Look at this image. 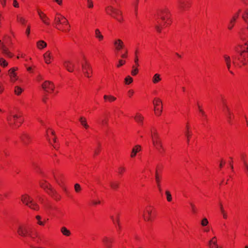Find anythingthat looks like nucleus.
Wrapping results in <instances>:
<instances>
[{
  "mask_svg": "<svg viewBox=\"0 0 248 248\" xmlns=\"http://www.w3.org/2000/svg\"><path fill=\"white\" fill-rule=\"evenodd\" d=\"M105 11L108 15L110 16L118 21H122V12L118 8L114 7L112 5H108L105 7Z\"/></svg>",
  "mask_w": 248,
  "mask_h": 248,
  "instance_id": "nucleus-1",
  "label": "nucleus"
},
{
  "mask_svg": "<svg viewBox=\"0 0 248 248\" xmlns=\"http://www.w3.org/2000/svg\"><path fill=\"white\" fill-rule=\"evenodd\" d=\"M7 120L8 124L11 126H17L19 127L20 124L23 122V120L20 118V116L16 114H10L7 116Z\"/></svg>",
  "mask_w": 248,
  "mask_h": 248,
  "instance_id": "nucleus-2",
  "label": "nucleus"
},
{
  "mask_svg": "<svg viewBox=\"0 0 248 248\" xmlns=\"http://www.w3.org/2000/svg\"><path fill=\"white\" fill-rule=\"evenodd\" d=\"M21 201L30 208L35 210L39 209L38 205L36 203L33 202L32 200L29 196L23 195L21 198Z\"/></svg>",
  "mask_w": 248,
  "mask_h": 248,
  "instance_id": "nucleus-3",
  "label": "nucleus"
},
{
  "mask_svg": "<svg viewBox=\"0 0 248 248\" xmlns=\"http://www.w3.org/2000/svg\"><path fill=\"white\" fill-rule=\"evenodd\" d=\"M17 232L19 235L21 236L25 237L28 235L30 236L32 239L34 240V237L31 236L30 231L25 225H19L17 229Z\"/></svg>",
  "mask_w": 248,
  "mask_h": 248,
  "instance_id": "nucleus-4",
  "label": "nucleus"
},
{
  "mask_svg": "<svg viewBox=\"0 0 248 248\" xmlns=\"http://www.w3.org/2000/svg\"><path fill=\"white\" fill-rule=\"evenodd\" d=\"M154 137L152 135L153 143L155 146L156 147V149L160 152L162 153L164 149L162 147V145L161 141L158 140V137L156 132L154 134Z\"/></svg>",
  "mask_w": 248,
  "mask_h": 248,
  "instance_id": "nucleus-5",
  "label": "nucleus"
},
{
  "mask_svg": "<svg viewBox=\"0 0 248 248\" xmlns=\"http://www.w3.org/2000/svg\"><path fill=\"white\" fill-rule=\"evenodd\" d=\"M40 186L43 188L46 189H47L49 191H47L48 193L51 195L52 196H54L56 194V191L50 187V184L47 183L45 181L40 182Z\"/></svg>",
  "mask_w": 248,
  "mask_h": 248,
  "instance_id": "nucleus-6",
  "label": "nucleus"
},
{
  "mask_svg": "<svg viewBox=\"0 0 248 248\" xmlns=\"http://www.w3.org/2000/svg\"><path fill=\"white\" fill-rule=\"evenodd\" d=\"M82 68L85 76L87 78L90 77V74L92 73L91 65L86 62L85 64H82Z\"/></svg>",
  "mask_w": 248,
  "mask_h": 248,
  "instance_id": "nucleus-7",
  "label": "nucleus"
},
{
  "mask_svg": "<svg viewBox=\"0 0 248 248\" xmlns=\"http://www.w3.org/2000/svg\"><path fill=\"white\" fill-rule=\"evenodd\" d=\"M0 49L2 53L7 56L10 58H12L13 56V54L9 51L8 47L1 40H0Z\"/></svg>",
  "mask_w": 248,
  "mask_h": 248,
  "instance_id": "nucleus-8",
  "label": "nucleus"
},
{
  "mask_svg": "<svg viewBox=\"0 0 248 248\" xmlns=\"http://www.w3.org/2000/svg\"><path fill=\"white\" fill-rule=\"evenodd\" d=\"M42 87L46 92H49L54 90V85L52 82L46 80L42 84Z\"/></svg>",
  "mask_w": 248,
  "mask_h": 248,
  "instance_id": "nucleus-9",
  "label": "nucleus"
},
{
  "mask_svg": "<svg viewBox=\"0 0 248 248\" xmlns=\"http://www.w3.org/2000/svg\"><path fill=\"white\" fill-rule=\"evenodd\" d=\"M63 67L69 72H73L74 70L75 64L69 60L64 61Z\"/></svg>",
  "mask_w": 248,
  "mask_h": 248,
  "instance_id": "nucleus-10",
  "label": "nucleus"
},
{
  "mask_svg": "<svg viewBox=\"0 0 248 248\" xmlns=\"http://www.w3.org/2000/svg\"><path fill=\"white\" fill-rule=\"evenodd\" d=\"M37 13L42 22L47 25H49V18L46 16V15L39 9L37 10Z\"/></svg>",
  "mask_w": 248,
  "mask_h": 248,
  "instance_id": "nucleus-11",
  "label": "nucleus"
},
{
  "mask_svg": "<svg viewBox=\"0 0 248 248\" xmlns=\"http://www.w3.org/2000/svg\"><path fill=\"white\" fill-rule=\"evenodd\" d=\"M152 211L149 209H146L142 214V217L145 221H151Z\"/></svg>",
  "mask_w": 248,
  "mask_h": 248,
  "instance_id": "nucleus-12",
  "label": "nucleus"
},
{
  "mask_svg": "<svg viewBox=\"0 0 248 248\" xmlns=\"http://www.w3.org/2000/svg\"><path fill=\"white\" fill-rule=\"evenodd\" d=\"M17 68H12L9 70V75L12 81L15 82L17 80V77L15 71L17 70Z\"/></svg>",
  "mask_w": 248,
  "mask_h": 248,
  "instance_id": "nucleus-13",
  "label": "nucleus"
},
{
  "mask_svg": "<svg viewBox=\"0 0 248 248\" xmlns=\"http://www.w3.org/2000/svg\"><path fill=\"white\" fill-rule=\"evenodd\" d=\"M103 243L106 248H111L113 240L107 237H105L102 239Z\"/></svg>",
  "mask_w": 248,
  "mask_h": 248,
  "instance_id": "nucleus-14",
  "label": "nucleus"
},
{
  "mask_svg": "<svg viewBox=\"0 0 248 248\" xmlns=\"http://www.w3.org/2000/svg\"><path fill=\"white\" fill-rule=\"evenodd\" d=\"M114 45L115 46L116 50L117 51L120 50L124 46L123 41L120 39H117L114 42Z\"/></svg>",
  "mask_w": 248,
  "mask_h": 248,
  "instance_id": "nucleus-15",
  "label": "nucleus"
},
{
  "mask_svg": "<svg viewBox=\"0 0 248 248\" xmlns=\"http://www.w3.org/2000/svg\"><path fill=\"white\" fill-rule=\"evenodd\" d=\"M223 57L224 58L225 62L226 64L227 69H228V70L230 71V72L231 74H233V72L232 71H230L231 65V58H230V56H229L227 55H224Z\"/></svg>",
  "mask_w": 248,
  "mask_h": 248,
  "instance_id": "nucleus-16",
  "label": "nucleus"
},
{
  "mask_svg": "<svg viewBox=\"0 0 248 248\" xmlns=\"http://www.w3.org/2000/svg\"><path fill=\"white\" fill-rule=\"evenodd\" d=\"M169 13H170V12L168 9H164V10H160L159 11L158 15L159 16H160V18L162 20H164L166 18L164 15H165V14L168 15Z\"/></svg>",
  "mask_w": 248,
  "mask_h": 248,
  "instance_id": "nucleus-17",
  "label": "nucleus"
},
{
  "mask_svg": "<svg viewBox=\"0 0 248 248\" xmlns=\"http://www.w3.org/2000/svg\"><path fill=\"white\" fill-rule=\"evenodd\" d=\"M135 120L140 124H143L144 117L140 113H137L134 117Z\"/></svg>",
  "mask_w": 248,
  "mask_h": 248,
  "instance_id": "nucleus-18",
  "label": "nucleus"
},
{
  "mask_svg": "<svg viewBox=\"0 0 248 248\" xmlns=\"http://www.w3.org/2000/svg\"><path fill=\"white\" fill-rule=\"evenodd\" d=\"M44 60H45V62L46 63H50V60L51 59V57L50 56V52L49 51H47L44 54Z\"/></svg>",
  "mask_w": 248,
  "mask_h": 248,
  "instance_id": "nucleus-19",
  "label": "nucleus"
},
{
  "mask_svg": "<svg viewBox=\"0 0 248 248\" xmlns=\"http://www.w3.org/2000/svg\"><path fill=\"white\" fill-rule=\"evenodd\" d=\"M110 187L113 190H116L119 186V183L117 181H111L109 183Z\"/></svg>",
  "mask_w": 248,
  "mask_h": 248,
  "instance_id": "nucleus-20",
  "label": "nucleus"
},
{
  "mask_svg": "<svg viewBox=\"0 0 248 248\" xmlns=\"http://www.w3.org/2000/svg\"><path fill=\"white\" fill-rule=\"evenodd\" d=\"M216 237H214L211 240L209 241V246L210 248H217L218 246L217 241H213V239H215Z\"/></svg>",
  "mask_w": 248,
  "mask_h": 248,
  "instance_id": "nucleus-21",
  "label": "nucleus"
},
{
  "mask_svg": "<svg viewBox=\"0 0 248 248\" xmlns=\"http://www.w3.org/2000/svg\"><path fill=\"white\" fill-rule=\"evenodd\" d=\"M46 43L43 40H40L37 42V46L39 49H43L46 47Z\"/></svg>",
  "mask_w": 248,
  "mask_h": 248,
  "instance_id": "nucleus-22",
  "label": "nucleus"
},
{
  "mask_svg": "<svg viewBox=\"0 0 248 248\" xmlns=\"http://www.w3.org/2000/svg\"><path fill=\"white\" fill-rule=\"evenodd\" d=\"M95 36L96 38H97L99 41H101L103 39V36L102 35L99 29H96L95 30Z\"/></svg>",
  "mask_w": 248,
  "mask_h": 248,
  "instance_id": "nucleus-23",
  "label": "nucleus"
},
{
  "mask_svg": "<svg viewBox=\"0 0 248 248\" xmlns=\"http://www.w3.org/2000/svg\"><path fill=\"white\" fill-rule=\"evenodd\" d=\"M140 150V145H136L133 149L131 154V157H134L137 153Z\"/></svg>",
  "mask_w": 248,
  "mask_h": 248,
  "instance_id": "nucleus-24",
  "label": "nucleus"
},
{
  "mask_svg": "<svg viewBox=\"0 0 248 248\" xmlns=\"http://www.w3.org/2000/svg\"><path fill=\"white\" fill-rule=\"evenodd\" d=\"M57 15L60 16L61 17H55V21L56 22V24L57 25L62 24L63 23V19H62V16L59 13H57Z\"/></svg>",
  "mask_w": 248,
  "mask_h": 248,
  "instance_id": "nucleus-25",
  "label": "nucleus"
},
{
  "mask_svg": "<svg viewBox=\"0 0 248 248\" xmlns=\"http://www.w3.org/2000/svg\"><path fill=\"white\" fill-rule=\"evenodd\" d=\"M20 139L24 144H27L28 143L27 140H30L31 137L28 134H24L23 135L20 137Z\"/></svg>",
  "mask_w": 248,
  "mask_h": 248,
  "instance_id": "nucleus-26",
  "label": "nucleus"
},
{
  "mask_svg": "<svg viewBox=\"0 0 248 248\" xmlns=\"http://www.w3.org/2000/svg\"><path fill=\"white\" fill-rule=\"evenodd\" d=\"M161 79L160 76L158 74H155L153 78V82L154 84L158 83Z\"/></svg>",
  "mask_w": 248,
  "mask_h": 248,
  "instance_id": "nucleus-27",
  "label": "nucleus"
},
{
  "mask_svg": "<svg viewBox=\"0 0 248 248\" xmlns=\"http://www.w3.org/2000/svg\"><path fill=\"white\" fill-rule=\"evenodd\" d=\"M79 121L82 124L85 128H88L89 127V125L87 123V121L86 119L83 117H81L79 118Z\"/></svg>",
  "mask_w": 248,
  "mask_h": 248,
  "instance_id": "nucleus-28",
  "label": "nucleus"
},
{
  "mask_svg": "<svg viewBox=\"0 0 248 248\" xmlns=\"http://www.w3.org/2000/svg\"><path fill=\"white\" fill-rule=\"evenodd\" d=\"M161 100L159 98H155L153 101V104L155 106V109L158 108L160 106V104H161Z\"/></svg>",
  "mask_w": 248,
  "mask_h": 248,
  "instance_id": "nucleus-29",
  "label": "nucleus"
},
{
  "mask_svg": "<svg viewBox=\"0 0 248 248\" xmlns=\"http://www.w3.org/2000/svg\"><path fill=\"white\" fill-rule=\"evenodd\" d=\"M155 181H156L158 188L159 189V190L160 191H161V188L160 187V178L158 176L157 170H156V171H155Z\"/></svg>",
  "mask_w": 248,
  "mask_h": 248,
  "instance_id": "nucleus-30",
  "label": "nucleus"
},
{
  "mask_svg": "<svg viewBox=\"0 0 248 248\" xmlns=\"http://www.w3.org/2000/svg\"><path fill=\"white\" fill-rule=\"evenodd\" d=\"M104 98L105 100H108L109 102H110L114 101L116 99V97L113 96L107 95H105L104 96Z\"/></svg>",
  "mask_w": 248,
  "mask_h": 248,
  "instance_id": "nucleus-31",
  "label": "nucleus"
},
{
  "mask_svg": "<svg viewBox=\"0 0 248 248\" xmlns=\"http://www.w3.org/2000/svg\"><path fill=\"white\" fill-rule=\"evenodd\" d=\"M61 232L65 236H69L71 234L70 231L67 230L65 227H62L61 229Z\"/></svg>",
  "mask_w": 248,
  "mask_h": 248,
  "instance_id": "nucleus-32",
  "label": "nucleus"
},
{
  "mask_svg": "<svg viewBox=\"0 0 248 248\" xmlns=\"http://www.w3.org/2000/svg\"><path fill=\"white\" fill-rule=\"evenodd\" d=\"M17 20L23 25H24L26 22V20L24 17L18 15L17 16Z\"/></svg>",
  "mask_w": 248,
  "mask_h": 248,
  "instance_id": "nucleus-33",
  "label": "nucleus"
},
{
  "mask_svg": "<svg viewBox=\"0 0 248 248\" xmlns=\"http://www.w3.org/2000/svg\"><path fill=\"white\" fill-rule=\"evenodd\" d=\"M219 206H220V211L222 213V214H223V217L224 218H227V214L225 212V211L223 207V205L221 203H220Z\"/></svg>",
  "mask_w": 248,
  "mask_h": 248,
  "instance_id": "nucleus-34",
  "label": "nucleus"
},
{
  "mask_svg": "<svg viewBox=\"0 0 248 248\" xmlns=\"http://www.w3.org/2000/svg\"><path fill=\"white\" fill-rule=\"evenodd\" d=\"M225 108H226V110H227V112H228V115H227V117H228V122H229L230 123H231V119H232L231 113V112H230V109H229V108L227 106H225Z\"/></svg>",
  "mask_w": 248,
  "mask_h": 248,
  "instance_id": "nucleus-35",
  "label": "nucleus"
},
{
  "mask_svg": "<svg viewBox=\"0 0 248 248\" xmlns=\"http://www.w3.org/2000/svg\"><path fill=\"white\" fill-rule=\"evenodd\" d=\"M22 91L23 90L20 87L18 86L15 87V93L16 94L19 95Z\"/></svg>",
  "mask_w": 248,
  "mask_h": 248,
  "instance_id": "nucleus-36",
  "label": "nucleus"
},
{
  "mask_svg": "<svg viewBox=\"0 0 248 248\" xmlns=\"http://www.w3.org/2000/svg\"><path fill=\"white\" fill-rule=\"evenodd\" d=\"M111 218L113 223L114 224H116L118 225V228L120 229L121 228V227H120V224H119V220L118 217H117L116 219H114L113 217H111Z\"/></svg>",
  "mask_w": 248,
  "mask_h": 248,
  "instance_id": "nucleus-37",
  "label": "nucleus"
},
{
  "mask_svg": "<svg viewBox=\"0 0 248 248\" xmlns=\"http://www.w3.org/2000/svg\"><path fill=\"white\" fill-rule=\"evenodd\" d=\"M133 81V78L130 77L129 76L126 77V78L124 79V82L125 84H129Z\"/></svg>",
  "mask_w": 248,
  "mask_h": 248,
  "instance_id": "nucleus-38",
  "label": "nucleus"
},
{
  "mask_svg": "<svg viewBox=\"0 0 248 248\" xmlns=\"http://www.w3.org/2000/svg\"><path fill=\"white\" fill-rule=\"evenodd\" d=\"M247 54H244V52L241 53V56L244 59L245 61H248V47Z\"/></svg>",
  "mask_w": 248,
  "mask_h": 248,
  "instance_id": "nucleus-39",
  "label": "nucleus"
},
{
  "mask_svg": "<svg viewBox=\"0 0 248 248\" xmlns=\"http://www.w3.org/2000/svg\"><path fill=\"white\" fill-rule=\"evenodd\" d=\"M0 65L5 67L8 65V62L3 58H0Z\"/></svg>",
  "mask_w": 248,
  "mask_h": 248,
  "instance_id": "nucleus-40",
  "label": "nucleus"
},
{
  "mask_svg": "<svg viewBox=\"0 0 248 248\" xmlns=\"http://www.w3.org/2000/svg\"><path fill=\"white\" fill-rule=\"evenodd\" d=\"M241 12V10L239 9L237 13L234 14L232 18V21H235L236 19L238 18L239 13Z\"/></svg>",
  "mask_w": 248,
  "mask_h": 248,
  "instance_id": "nucleus-41",
  "label": "nucleus"
},
{
  "mask_svg": "<svg viewBox=\"0 0 248 248\" xmlns=\"http://www.w3.org/2000/svg\"><path fill=\"white\" fill-rule=\"evenodd\" d=\"M75 190L76 192L78 193L81 190V187L79 184H76L74 186Z\"/></svg>",
  "mask_w": 248,
  "mask_h": 248,
  "instance_id": "nucleus-42",
  "label": "nucleus"
},
{
  "mask_svg": "<svg viewBox=\"0 0 248 248\" xmlns=\"http://www.w3.org/2000/svg\"><path fill=\"white\" fill-rule=\"evenodd\" d=\"M186 129H187V131L186 133V136L187 137V143H188L189 141V137L190 136V132L188 131L189 126L188 125H186Z\"/></svg>",
  "mask_w": 248,
  "mask_h": 248,
  "instance_id": "nucleus-43",
  "label": "nucleus"
},
{
  "mask_svg": "<svg viewBox=\"0 0 248 248\" xmlns=\"http://www.w3.org/2000/svg\"><path fill=\"white\" fill-rule=\"evenodd\" d=\"M166 194L167 196V200L168 202H170L172 200L171 195L169 191H166Z\"/></svg>",
  "mask_w": 248,
  "mask_h": 248,
  "instance_id": "nucleus-44",
  "label": "nucleus"
},
{
  "mask_svg": "<svg viewBox=\"0 0 248 248\" xmlns=\"http://www.w3.org/2000/svg\"><path fill=\"white\" fill-rule=\"evenodd\" d=\"M209 222L206 218H204L201 221V225L202 226H206L208 225Z\"/></svg>",
  "mask_w": 248,
  "mask_h": 248,
  "instance_id": "nucleus-45",
  "label": "nucleus"
},
{
  "mask_svg": "<svg viewBox=\"0 0 248 248\" xmlns=\"http://www.w3.org/2000/svg\"><path fill=\"white\" fill-rule=\"evenodd\" d=\"M235 21H232V18L230 20L229 24L228 26V28L229 30H231L232 29V27H233L234 25V23Z\"/></svg>",
  "mask_w": 248,
  "mask_h": 248,
  "instance_id": "nucleus-46",
  "label": "nucleus"
},
{
  "mask_svg": "<svg viewBox=\"0 0 248 248\" xmlns=\"http://www.w3.org/2000/svg\"><path fill=\"white\" fill-rule=\"evenodd\" d=\"M87 6L89 8H92L93 6V2L92 0H87Z\"/></svg>",
  "mask_w": 248,
  "mask_h": 248,
  "instance_id": "nucleus-47",
  "label": "nucleus"
},
{
  "mask_svg": "<svg viewBox=\"0 0 248 248\" xmlns=\"http://www.w3.org/2000/svg\"><path fill=\"white\" fill-rule=\"evenodd\" d=\"M162 106L161 105V109H159V108H156L155 109V113L156 115H160L161 113L162 112Z\"/></svg>",
  "mask_w": 248,
  "mask_h": 248,
  "instance_id": "nucleus-48",
  "label": "nucleus"
},
{
  "mask_svg": "<svg viewBox=\"0 0 248 248\" xmlns=\"http://www.w3.org/2000/svg\"><path fill=\"white\" fill-rule=\"evenodd\" d=\"M132 67H133V69L131 71V74L133 76H135L136 75H137V74L138 72V69L137 68H135L134 66Z\"/></svg>",
  "mask_w": 248,
  "mask_h": 248,
  "instance_id": "nucleus-49",
  "label": "nucleus"
},
{
  "mask_svg": "<svg viewBox=\"0 0 248 248\" xmlns=\"http://www.w3.org/2000/svg\"><path fill=\"white\" fill-rule=\"evenodd\" d=\"M179 3L180 5V7L182 8V9H184L185 8L186 4L182 0H180L179 1Z\"/></svg>",
  "mask_w": 248,
  "mask_h": 248,
  "instance_id": "nucleus-50",
  "label": "nucleus"
},
{
  "mask_svg": "<svg viewBox=\"0 0 248 248\" xmlns=\"http://www.w3.org/2000/svg\"><path fill=\"white\" fill-rule=\"evenodd\" d=\"M137 53H138V51L137 50H136L135 51V62L137 66H139V63H138V62H139V59H138V57L137 56Z\"/></svg>",
  "mask_w": 248,
  "mask_h": 248,
  "instance_id": "nucleus-51",
  "label": "nucleus"
},
{
  "mask_svg": "<svg viewBox=\"0 0 248 248\" xmlns=\"http://www.w3.org/2000/svg\"><path fill=\"white\" fill-rule=\"evenodd\" d=\"M190 206H191V209H192V212H193L194 213H196V212H197V210H196V207H195V206L194 205V204H193L192 203H190Z\"/></svg>",
  "mask_w": 248,
  "mask_h": 248,
  "instance_id": "nucleus-52",
  "label": "nucleus"
},
{
  "mask_svg": "<svg viewBox=\"0 0 248 248\" xmlns=\"http://www.w3.org/2000/svg\"><path fill=\"white\" fill-rule=\"evenodd\" d=\"M62 19H63V21L62 24L65 25V26L69 25V22L68 20L65 18V17L64 16H62Z\"/></svg>",
  "mask_w": 248,
  "mask_h": 248,
  "instance_id": "nucleus-53",
  "label": "nucleus"
},
{
  "mask_svg": "<svg viewBox=\"0 0 248 248\" xmlns=\"http://www.w3.org/2000/svg\"><path fill=\"white\" fill-rule=\"evenodd\" d=\"M125 63V61L122 60H120L119 61V63L117 64V66L119 67L122 65H123Z\"/></svg>",
  "mask_w": 248,
  "mask_h": 248,
  "instance_id": "nucleus-54",
  "label": "nucleus"
},
{
  "mask_svg": "<svg viewBox=\"0 0 248 248\" xmlns=\"http://www.w3.org/2000/svg\"><path fill=\"white\" fill-rule=\"evenodd\" d=\"M125 170V168L123 167H120L119 168V173H122L123 171Z\"/></svg>",
  "mask_w": 248,
  "mask_h": 248,
  "instance_id": "nucleus-55",
  "label": "nucleus"
},
{
  "mask_svg": "<svg viewBox=\"0 0 248 248\" xmlns=\"http://www.w3.org/2000/svg\"><path fill=\"white\" fill-rule=\"evenodd\" d=\"M13 6L15 7H18L19 5L16 0H14Z\"/></svg>",
  "mask_w": 248,
  "mask_h": 248,
  "instance_id": "nucleus-56",
  "label": "nucleus"
},
{
  "mask_svg": "<svg viewBox=\"0 0 248 248\" xmlns=\"http://www.w3.org/2000/svg\"><path fill=\"white\" fill-rule=\"evenodd\" d=\"M155 29L156 30V31L159 32H160L161 31V28L160 27V26L159 25H155Z\"/></svg>",
  "mask_w": 248,
  "mask_h": 248,
  "instance_id": "nucleus-57",
  "label": "nucleus"
},
{
  "mask_svg": "<svg viewBox=\"0 0 248 248\" xmlns=\"http://www.w3.org/2000/svg\"><path fill=\"white\" fill-rule=\"evenodd\" d=\"M26 34L29 35L30 33V26H28L26 31Z\"/></svg>",
  "mask_w": 248,
  "mask_h": 248,
  "instance_id": "nucleus-58",
  "label": "nucleus"
},
{
  "mask_svg": "<svg viewBox=\"0 0 248 248\" xmlns=\"http://www.w3.org/2000/svg\"><path fill=\"white\" fill-rule=\"evenodd\" d=\"M101 124H103V125H106V124H108V121L107 120H102L101 121Z\"/></svg>",
  "mask_w": 248,
  "mask_h": 248,
  "instance_id": "nucleus-59",
  "label": "nucleus"
},
{
  "mask_svg": "<svg viewBox=\"0 0 248 248\" xmlns=\"http://www.w3.org/2000/svg\"><path fill=\"white\" fill-rule=\"evenodd\" d=\"M134 93V91L133 90H129L128 92V94L130 97Z\"/></svg>",
  "mask_w": 248,
  "mask_h": 248,
  "instance_id": "nucleus-60",
  "label": "nucleus"
},
{
  "mask_svg": "<svg viewBox=\"0 0 248 248\" xmlns=\"http://www.w3.org/2000/svg\"><path fill=\"white\" fill-rule=\"evenodd\" d=\"M56 2H57L59 5L62 4V0H54Z\"/></svg>",
  "mask_w": 248,
  "mask_h": 248,
  "instance_id": "nucleus-61",
  "label": "nucleus"
},
{
  "mask_svg": "<svg viewBox=\"0 0 248 248\" xmlns=\"http://www.w3.org/2000/svg\"><path fill=\"white\" fill-rule=\"evenodd\" d=\"M0 2L3 6H5L6 4V0H0Z\"/></svg>",
  "mask_w": 248,
  "mask_h": 248,
  "instance_id": "nucleus-62",
  "label": "nucleus"
},
{
  "mask_svg": "<svg viewBox=\"0 0 248 248\" xmlns=\"http://www.w3.org/2000/svg\"><path fill=\"white\" fill-rule=\"evenodd\" d=\"M127 51H126L125 53L124 54H123L121 55V57L123 58H126L127 57Z\"/></svg>",
  "mask_w": 248,
  "mask_h": 248,
  "instance_id": "nucleus-63",
  "label": "nucleus"
},
{
  "mask_svg": "<svg viewBox=\"0 0 248 248\" xmlns=\"http://www.w3.org/2000/svg\"><path fill=\"white\" fill-rule=\"evenodd\" d=\"M99 149H96L94 151V155H97L99 154Z\"/></svg>",
  "mask_w": 248,
  "mask_h": 248,
  "instance_id": "nucleus-64",
  "label": "nucleus"
}]
</instances>
